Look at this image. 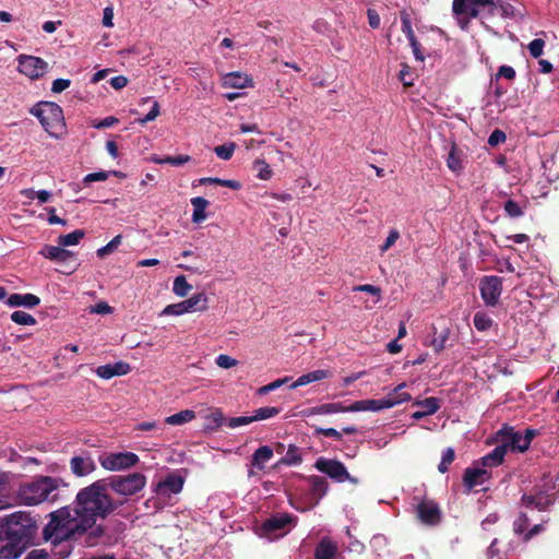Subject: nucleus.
Returning <instances> with one entry per match:
<instances>
[{
	"label": "nucleus",
	"instance_id": "1",
	"mask_svg": "<svg viewBox=\"0 0 559 559\" xmlns=\"http://www.w3.org/2000/svg\"><path fill=\"white\" fill-rule=\"evenodd\" d=\"M75 509L92 528L98 519L106 518L115 509L104 480H97L82 488L75 497Z\"/></svg>",
	"mask_w": 559,
	"mask_h": 559
},
{
	"label": "nucleus",
	"instance_id": "2",
	"mask_svg": "<svg viewBox=\"0 0 559 559\" xmlns=\"http://www.w3.org/2000/svg\"><path fill=\"white\" fill-rule=\"evenodd\" d=\"M49 516L50 521L45 526L44 533L53 542L73 538L91 528L75 508L63 507L51 512Z\"/></svg>",
	"mask_w": 559,
	"mask_h": 559
},
{
	"label": "nucleus",
	"instance_id": "3",
	"mask_svg": "<svg viewBox=\"0 0 559 559\" xmlns=\"http://www.w3.org/2000/svg\"><path fill=\"white\" fill-rule=\"evenodd\" d=\"M66 486L61 478L40 476L21 486L19 498L26 506H37L45 501H56L58 490Z\"/></svg>",
	"mask_w": 559,
	"mask_h": 559
},
{
	"label": "nucleus",
	"instance_id": "4",
	"mask_svg": "<svg viewBox=\"0 0 559 559\" xmlns=\"http://www.w3.org/2000/svg\"><path fill=\"white\" fill-rule=\"evenodd\" d=\"M31 114L37 117L50 136L59 138L66 131L62 108L56 103L43 102L31 109Z\"/></svg>",
	"mask_w": 559,
	"mask_h": 559
},
{
	"label": "nucleus",
	"instance_id": "5",
	"mask_svg": "<svg viewBox=\"0 0 559 559\" xmlns=\"http://www.w3.org/2000/svg\"><path fill=\"white\" fill-rule=\"evenodd\" d=\"M500 2L501 0H453V12L464 29L469 20L477 17L481 11L493 14Z\"/></svg>",
	"mask_w": 559,
	"mask_h": 559
},
{
	"label": "nucleus",
	"instance_id": "6",
	"mask_svg": "<svg viewBox=\"0 0 559 559\" xmlns=\"http://www.w3.org/2000/svg\"><path fill=\"white\" fill-rule=\"evenodd\" d=\"M297 523V518L288 513H277L266 519L259 528V534L269 539L286 535Z\"/></svg>",
	"mask_w": 559,
	"mask_h": 559
},
{
	"label": "nucleus",
	"instance_id": "7",
	"mask_svg": "<svg viewBox=\"0 0 559 559\" xmlns=\"http://www.w3.org/2000/svg\"><path fill=\"white\" fill-rule=\"evenodd\" d=\"M535 435L536 431L534 429L515 431L513 427H503L498 432L500 442L507 444V450H511L514 452H525L528 449Z\"/></svg>",
	"mask_w": 559,
	"mask_h": 559
},
{
	"label": "nucleus",
	"instance_id": "8",
	"mask_svg": "<svg viewBox=\"0 0 559 559\" xmlns=\"http://www.w3.org/2000/svg\"><path fill=\"white\" fill-rule=\"evenodd\" d=\"M146 484V477L141 473H131L124 476L110 478L109 487L118 495L132 496L141 491Z\"/></svg>",
	"mask_w": 559,
	"mask_h": 559
},
{
	"label": "nucleus",
	"instance_id": "9",
	"mask_svg": "<svg viewBox=\"0 0 559 559\" xmlns=\"http://www.w3.org/2000/svg\"><path fill=\"white\" fill-rule=\"evenodd\" d=\"M314 467L317 471L328 475L332 480L336 483L349 481L354 485L358 484V479L350 476L346 466L341 461L321 456L316 461Z\"/></svg>",
	"mask_w": 559,
	"mask_h": 559
},
{
	"label": "nucleus",
	"instance_id": "10",
	"mask_svg": "<svg viewBox=\"0 0 559 559\" xmlns=\"http://www.w3.org/2000/svg\"><path fill=\"white\" fill-rule=\"evenodd\" d=\"M98 461L104 469L119 472L136 465L139 456L133 452H109L100 454Z\"/></svg>",
	"mask_w": 559,
	"mask_h": 559
},
{
	"label": "nucleus",
	"instance_id": "11",
	"mask_svg": "<svg viewBox=\"0 0 559 559\" xmlns=\"http://www.w3.org/2000/svg\"><path fill=\"white\" fill-rule=\"evenodd\" d=\"M209 299L205 294L199 293L190 298L166 306L160 316H182L194 311H205L207 309Z\"/></svg>",
	"mask_w": 559,
	"mask_h": 559
},
{
	"label": "nucleus",
	"instance_id": "12",
	"mask_svg": "<svg viewBox=\"0 0 559 559\" xmlns=\"http://www.w3.org/2000/svg\"><path fill=\"white\" fill-rule=\"evenodd\" d=\"M479 292L487 307H495L502 293V278L496 275L484 276L479 280Z\"/></svg>",
	"mask_w": 559,
	"mask_h": 559
},
{
	"label": "nucleus",
	"instance_id": "13",
	"mask_svg": "<svg viewBox=\"0 0 559 559\" xmlns=\"http://www.w3.org/2000/svg\"><path fill=\"white\" fill-rule=\"evenodd\" d=\"M183 484L185 478L179 473H171L156 484L154 492L160 499H168L171 495L179 493L183 488Z\"/></svg>",
	"mask_w": 559,
	"mask_h": 559
},
{
	"label": "nucleus",
	"instance_id": "14",
	"mask_svg": "<svg viewBox=\"0 0 559 559\" xmlns=\"http://www.w3.org/2000/svg\"><path fill=\"white\" fill-rule=\"evenodd\" d=\"M17 61L19 71L33 80L44 75L48 69V63L38 57L21 55Z\"/></svg>",
	"mask_w": 559,
	"mask_h": 559
},
{
	"label": "nucleus",
	"instance_id": "15",
	"mask_svg": "<svg viewBox=\"0 0 559 559\" xmlns=\"http://www.w3.org/2000/svg\"><path fill=\"white\" fill-rule=\"evenodd\" d=\"M70 471L76 477H84L96 469V464L92 454L87 451H81L73 455L69 462Z\"/></svg>",
	"mask_w": 559,
	"mask_h": 559
},
{
	"label": "nucleus",
	"instance_id": "16",
	"mask_svg": "<svg viewBox=\"0 0 559 559\" xmlns=\"http://www.w3.org/2000/svg\"><path fill=\"white\" fill-rule=\"evenodd\" d=\"M310 484V497L309 501L307 502V506L301 508V511L308 510L319 503V501L323 498V496L326 493L329 484L328 481L320 476H310L308 478Z\"/></svg>",
	"mask_w": 559,
	"mask_h": 559
},
{
	"label": "nucleus",
	"instance_id": "17",
	"mask_svg": "<svg viewBox=\"0 0 559 559\" xmlns=\"http://www.w3.org/2000/svg\"><path fill=\"white\" fill-rule=\"evenodd\" d=\"M555 493L539 491L536 495H524L522 498L523 504L528 511L545 510L548 506L555 502Z\"/></svg>",
	"mask_w": 559,
	"mask_h": 559
},
{
	"label": "nucleus",
	"instance_id": "18",
	"mask_svg": "<svg viewBox=\"0 0 559 559\" xmlns=\"http://www.w3.org/2000/svg\"><path fill=\"white\" fill-rule=\"evenodd\" d=\"M273 457V450L269 445H262L258 448L252 454L250 462V469L248 471L249 476H253L257 472H262L265 468V464Z\"/></svg>",
	"mask_w": 559,
	"mask_h": 559
},
{
	"label": "nucleus",
	"instance_id": "19",
	"mask_svg": "<svg viewBox=\"0 0 559 559\" xmlns=\"http://www.w3.org/2000/svg\"><path fill=\"white\" fill-rule=\"evenodd\" d=\"M392 402L380 400H361L354 402L347 409L349 413L354 412H380L382 409H388L392 407Z\"/></svg>",
	"mask_w": 559,
	"mask_h": 559
},
{
	"label": "nucleus",
	"instance_id": "20",
	"mask_svg": "<svg viewBox=\"0 0 559 559\" xmlns=\"http://www.w3.org/2000/svg\"><path fill=\"white\" fill-rule=\"evenodd\" d=\"M417 515L426 524H436L440 520L439 508L431 500H424L417 506Z\"/></svg>",
	"mask_w": 559,
	"mask_h": 559
},
{
	"label": "nucleus",
	"instance_id": "21",
	"mask_svg": "<svg viewBox=\"0 0 559 559\" xmlns=\"http://www.w3.org/2000/svg\"><path fill=\"white\" fill-rule=\"evenodd\" d=\"M131 370L130 365L124 361H117L115 364H107L99 366L95 372L96 374L105 380L111 379L116 376H124Z\"/></svg>",
	"mask_w": 559,
	"mask_h": 559
},
{
	"label": "nucleus",
	"instance_id": "22",
	"mask_svg": "<svg viewBox=\"0 0 559 559\" xmlns=\"http://www.w3.org/2000/svg\"><path fill=\"white\" fill-rule=\"evenodd\" d=\"M489 477L487 469L479 467L466 468L463 483L467 490L483 485Z\"/></svg>",
	"mask_w": 559,
	"mask_h": 559
},
{
	"label": "nucleus",
	"instance_id": "23",
	"mask_svg": "<svg viewBox=\"0 0 559 559\" xmlns=\"http://www.w3.org/2000/svg\"><path fill=\"white\" fill-rule=\"evenodd\" d=\"M39 253L51 261L64 263L72 259L74 255L71 251L64 249L61 246H49L46 245L41 248Z\"/></svg>",
	"mask_w": 559,
	"mask_h": 559
},
{
	"label": "nucleus",
	"instance_id": "24",
	"mask_svg": "<svg viewBox=\"0 0 559 559\" xmlns=\"http://www.w3.org/2000/svg\"><path fill=\"white\" fill-rule=\"evenodd\" d=\"M338 554V546L329 537H324L316 547V559H335Z\"/></svg>",
	"mask_w": 559,
	"mask_h": 559
},
{
	"label": "nucleus",
	"instance_id": "25",
	"mask_svg": "<svg viewBox=\"0 0 559 559\" xmlns=\"http://www.w3.org/2000/svg\"><path fill=\"white\" fill-rule=\"evenodd\" d=\"M336 413H349V411L347 409V406H344L341 403H326L305 409L302 412V414L308 417L314 415H330Z\"/></svg>",
	"mask_w": 559,
	"mask_h": 559
},
{
	"label": "nucleus",
	"instance_id": "26",
	"mask_svg": "<svg viewBox=\"0 0 559 559\" xmlns=\"http://www.w3.org/2000/svg\"><path fill=\"white\" fill-rule=\"evenodd\" d=\"M222 84L227 88H245L252 84V80L245 73L230 72L223 76Z\"/></svg>",
	"mask_w": 559,
	"mask_h": 559
},
{
	"label": "nucleus",
	"instance_id": "27",
	"mask_svg": "<svg viewBox=\"0 0 559 559\" xmlns=\"http://www.w3.org/2000/svg\"><path fill=\"white\" fill-rule=\"evenodd\" d=\"M40 299L33 294H12L7 299V305L9 307H25V308H34L38 306Z\"/></svg>",
	"mask_w": 559,
	"mask_h": 559
},
{
	"label": "nucleus",
	"instance_id": "28",
	"mask_svg": "<svg viewBox=\"0 0 559 559\" xmlns=\"http://www.w3.org/2000/svg\"><path fill=\"white\" fill-rule=\"evenodd\" d=\"M331 377V372L323 369H318L300 376L295 382L290 384V389H297L312 382L321 381Z\"/></svg>",
	"mask_w": 559,
	"mask_h": 559
},
{
	"label": "nucleus",
	"instance_id": "29",
	"mask_svg": "<svg viewBox=\"0 0 559 559\" xmlns=\"http://www.w3.org/2000/svg\"><path fill=\"white\" fill-rule=\"evenodd\" d=\"M507 451V444L501 442V444L497 445L489 454L481 459V465L484 467L498 466L503 461Z\"/></svg>",
	"mask_w": 559,
	"mask_h": 559
},
{
	"label": "nucleus",
	"instance_id": "30",
	"mask_svg": "<svg viewBox=\"0 0 559 559\" xmlns=\"http://www.w3.org/2000/svg\"><path fill=\"white\" fill-rule=\"evenodd\" d=\"M507 451V444L501 442V444L497 445L489 454L481 459V465L484 467L498 466L503 461Z\"/></svg>",
	"mask_w": 559,
	"mask_h": 559
},
{
	"label": "nucleus",
	"instance_id": "31",
	"mask_svg": "<svg viewBox=\"0 0 559 559\" xmlns=\"http://www.w3.org/2000/svg\"><path fill=\"white\" fill-rule=\"evenodd\" d=\"M193 206L192 222L201 223L206 218L205 209L209 206V201L202 197H195L191 199Z\"/></svg>",
	"mask_w": 559,
	"mask_h": 559
},
{
	"label": "nucleus",
	"instance_id": "32",
	"mask_svg": "<svg viewBox=\"0 0 559 559\" xmlns=\"http://www.w3.org/2000/svg\"><path fill=\"white\" fill-rule=\"evenodd\" d=\"M302 461L301 454L299 450L295 445H289L286 454L274 465V467H280L281 465L295 466L299 465Z\"/></svg>",
	"mask_w": 559,
	"mask_h": 559
},
{
	"label": "nucleus",
	"instance_id": "33",
	"mask_svg": "<svg viewBox=\"0 0 559 559\" xmlns=\"http://www.w3.org/2000/svg\"><path fill=\"white\" fill-rule=\"evenodd\" d=\"M447 166L455 174H460L463 169V153L459 152L453 145L448 154Z\"/></svg>",
	"mask_w": 559,
	"mask_h": 559
},
{
	"label": "nucleus",
	"instance_id": "34",
	"mask_svg": "<svg viewBox=\"0 0 559 559\" xmlns=\"http://www.w3.org/2000/svg\"><path fill=\"white\" fill-rule=\"evenodd\" d=\"M22 551L20 543L9 540L0 547V559H16L21 556Z\"/></svg>",
	"mask_w": 559,
	"mask_h": 559
},
{
	"label": "nucleus",
	"instance_id": "35",
	"mask_svg": "<svg viewBox=\"0 0 559 559\" xmlns=\"http://www.w3.org/2000/svg\"><path fill=\"white\" fill-rule=\"evenodd\" d=\"M406 386V383H401L396 388H394L385 397H383V401L392 402V407L395 405H399L403 402H408L412 400L411 394L406 392H401L402 389Z\"/></svg>",
	"mask_w": 559,
	"mask_h": 559
},
{
	"label": "nucleus",
	"instance_id": "36",
	"mask_svg": "<svg viewBox=\"0 0 559 559\" xmlns=\"http://www.w3.org/2000/svg\"><path fill=\"white\" fill-rule=\"evenodd\" d=\"M195 418V413L191 409H185L165 418V423L173 426H180Z\"/></svg>",
	"mask_w": 559,
	"mask_h": 559
},
{
	"label": "nucleus",
	"instance_id": "37",
	"mask_svg": "<svg viewBox=\"0 0 559 559\" xmlns=\"http://www.w3.org/2000/svg\"><path fill=\"white\" fill-rule=\"evenodd\" d=\"M85 236L83 229H75L70 234L61 235L58 237V245L61 247H70L78 245Z\"/></svg>",
	"mask_w": 559,
	"mask_h": 559
},
{
	"label": "nucleus",
	"instance_id": "38",
	"mask_svg": "<svg viewBox=\"0 0 559 559\" xmlns=\"http://www.w3.org/2000/svg\"><path fill=\"white\" fill-rule=\"evenodd\" d=\"M252 168L255 171V176L261 180H269L273 176L270 165L264 159H255L252 164Z\"/></svg>",
	"mask_w": 559,
	"mask_h": 559
},
{
	"label": "nucleus",
	"instance_id": "39",
	"mask_svg": "<svg viewBox=\"0 0 559 559\" xmlns=\"http://www.w3.org/2000/svg\"><path fill=\"white\" fill-rule=\"evenodd\" d=\"M525 206L526 202L522 204L513 200H508L503 205V210L507 216L518 218L523 216Z\"/></svg>",
	"mask_w": 559,
	"mask_h": 559
},
{
	"label": "nucleus",
	"instance_id": "40",
	"mask_svg": "<svg viewBox=\"0 0 559 559\" xmlns=\"http://www.w3.org/2000/svg\"><path fill=\"white\" fill-rule=\"evenodd\" d=\"M192 289V286L187 282L183 275L177 276L174 280L173 292L178 297H185Z\"/></svg>",
	"mask_w": 559,
	"mask_h": 559
},
{
	"label": "nucleus",
	"instance_id": "41",
	"mask_svg": "<svg viewBox=\"0 0 559 559\" xmlns=\"http://www.w3.org/2000/svg\"><path fill=\"white\" fill-rule=\"evenodd\" d=\"M200 182L202 185H206V183H210V185H219V186H223V187H227V188H230L233 190H239L241 188V185L239 181H236V180H229V179H221V178H215V177H207V178H202L200 180Z\"/></svg>",
	"mask_w": 559,
	"mask_h": 559
},
{
	"label": "nucleus",
	"instance_id": "42",
	"mask_svg": "<svg viewBox=\"0 0 559 559\" xmlns=\"http://www.w3.org/2000/svg\"><path fill=\"white\" fill-rule=\"evenodd\" d=\"M473 322L478 331H487L492 325L491 318L486 312L483 311H478L475 313Z\"/></svg>",
	"mask_w": 559,
	"mask_h": 559
},
{
	"label": "nucleus",
	"instance_id": "43",
	"mask_svg": "<svg viewBox=\"0 0 559 559\" xmlns=\"http://www.w3.org/2000/svg\"><path fill=\"white\" fill-rule=\"evenodd\" d=\"M11 320L20 325H34L36 323V319L32 314L21 310L14 311L11 314Z\"/></svg>",
	"mask_w": 559,
	"mask_h": 559
},
{
	"label": "nucleus",
	"instance_id": "44",
	"mask_svg": "<svg viewBox=\"0 0 559 559\" xmlns=\"http://www.w3.org/2000/svg\"><path fill=\"white\" fill-rule=\"evenodd\" d=\"M278 413H280V409L277 407H273V406L260 407L254 411V414L252 415V419H253V421L264 420V419L276 416Z\"/></svg>",
	"mask_w": 559,
	"mask_h": 559
},
{
	"label": "nucleus",
	"instance_id": "45",
	"mask_svg": "<svg viewBox=\"0 0 559 559\" xmlns=\"http://www.w3.org/2000/svg\"><path fill=\"white\" fill-rule=\"evenodd\" d=\"M353 292H362L373 296L374 299L372 301V305L378 304L381 299V289L378 286L371 284L354 286Z\"/></svg>",
	"mask_w": 559,
	"mask_h": 559
},
{
	"label": "nucleus",
	"instance_id": "46",
	"mask_svg": "<svg viewBox=\"0 0 559 559\" xmlns=\"http://www.w3.org/2000/svg\"><path fill=\"white\" fill-rule=\"evenodd\" d=\"M236 150V144L233 142L218 145L214 147V152L217 157H219L223 160H228L234 155V152Z\"/></svg>",
	"mask_w": 559,
	"mask_h": 559
},
{
	"label": "nucleus",
	"instance_id": "47",
	"mask_svg": "<svg viewBox=\"0 0 559 559\" xmlns=\"http://www.w3.org/2000/svg\"><path fill=\"white\" fill-rule=\"evenodd\" d=\"M121 240V235H117L116 237H114L106 246L97 249V257L105 258L106 255L112 253L120 246Z\"/></svg>",
	"mask_w": 559,
	"mask_h": 559
},
{
	"label": "nucleus",
	"instance_id": "48",
	"mask_svg": "<svg viewBox=\"0 0 559 559\" xmlns=\"http://www.w3.org/2000/svg\"><path fill=\"white\" fill-rule=\"evenodd\" d=\"M190 160L189 155H178V156H166L164 158H154L156 164H170L173 166H181Z\"/></svg>",
	"mask_w": 559,
	"mask_h": 559
},
{
	"label": "nucleus",
	"instance_id": "49",
	"mask_svg": "<svg viewBox=\"0 0 559 559\" xmlns=\"http://www.w3.org/2000/svg\"><path fill=\"white\" fill-rule=\"evenodd\" d=\"M530 521L528 512H522L513 524L515 534H524L528 527Z\"/></svg>",
	"mask_w": 559,
	"mask_h": 559
},
{
	"label": "nucleus",
	"instance_id": "50",
	"mask_svg": "<svg viewBox=\"0 0 559 559\" xmlns=\"http://www.w3.org/2000/svg\"><path fill=\"white\" fill-rule=\"evenodd\" d=\"M215 364L222 369H230L238 365V360L229 355L221 354L215 358Z\"/></svg>",
	"mask_w": 559,
	"mask_h": 559
},
{
	"label": "nucleus",
	"instance_id": "51",
	"mask_svg": "<svg viewBox=\"0 0 559 559\" xmlns=\"http://www.w3.org/2000/svg\"><path fill=\"white\" fill-rule=\"evenodd\" d=\"M401 20H402V31H403V33L406 35V37H407V39L409 41H414V39H416L415 33H414V31L412 28L409 15L405 11H403L401 13Z\"/></svg>",
	"mask_w": 559,
	"mask_h": 559
},
{
	"label": "nucleus",
	"instance_id": "52",
	"mask_svg": "<svg viewBox=\"0 0 559 559\" xmlns=\"http://www.w3.org/2000/svg\"><path fill=\"white\" fill-rule=\"evenodd\" d=\"M455 454L452 448H448L443 454L440 464L438 465V469L440 473H445L449 468V465L454 461Z\"/></svg>",
	"mask_w": 559,
	"mask_h": 559
},
{
	"label": "nucleus",
	"instance_id": "53",
	"mask_svg": "<svg viewBox=\"0 0 559 559\" xmlns=\"http://www.w3.org/2000/svg\"><path fill=\"white\" fill-rule=\"evenodd\" d=\"M289 377H285V378H282V379H277L266 385H263L261 386L259 390H258V393L260 395H264V394H267L270 393L271 391H274L278 388H281L282 385H284L285 383H287L289 381Z\"/></svg>",
	"mask_w": 559,
	"mask_h": 559
},
{
	"label": "nucleus",
	"instance_id": "54",
	"mask_svg": "<svg viewBox=\"0 0 559 559\" xmlns=\"http://www.w3.org/2000/svg\"><path fill=\"white\" fill-rule=\"evenodd\" d=\"M423 411L426 412V414L432 415L437 413L440 408V401L437 397H428L423 400Z\"/></svg>",
	"mask_w": 559,
	"mask_h": 559
},
{
	"label": "nucleus",
	"instance_id": "55",
	"mask_svg": "<svg viewBox=\"0 0 559 559\" xmlns=\"http://www.w3.org/2000/svg\"><path fill=\"white\" fill-rule=\"evenodd\" d=\"M109 175H110V171H104V170L96 171V173H91V174H87L83 178V182L85 185H90V183L95 182V181H105V180L108 179Z\"/></svg>",
	"mask_w": 559,
	"mask_h": 559
},
{
	"label": "nucleus",
	"instance_id": "56",
	"mask_svg": "<svg viewBox=\"0 0 559 559\" xmlns=\"http://www.w3.org/2000/svg\"><path fill=\"white\" fill-rule=\"evenodd\" d=\"M545 43L540 38H536L528 44V51L532 57L538 58L543 53Z\"/></svg>",
	"mask_w": 559,
	"mask_h": 559
},
{
	"label": "nucleus",
	"instance_id": "57",
	"mask_svg": "<svg viewBox=\"0 0 559 559\" xmlns=\"http://www.w3.org/2000/svg\"><path fill=\"white\" fill-rule=\"evenodd\" d=\"M400 238V233L399 230L396 229H392L388 236V238L385 239V241L383 242L382 246H380V251L383 253L385 251H388L392 246H394V243L397 241V239Z\"/></svg>",
	"mask_w": 559,
	"mask_h": 559
},
{
	"label": "nucleus",
	"instance_id": "58",
	"mask_svg": "<svg viewBox=\"0 0 559 559\" xmlns=\"http://www.w3.org/2000/svg\"><path fill=\"white\" fill-rule=\"evenodd\" d=\"M253 421L252 416H239L229 418L227 421V426L229 428H237L240 426L249 425Z\"/></svg>",
	"mask_w": 559,
	"mask_h": 559
},
{
	"label": "nucleus",
	"instance_id": "59",
	"mask_svg": "<svg viewBox=\"0 0 559 559\" xmlns=\"http://www.w3.org/2000/svg\"><path fill=\"white\" fill-rule=\"evenodd\" d=\"M90 313L97 314H109L112 312V308L105 301H100L90 307Z\"/></svg>",
	"mask_w": 559,
	"mask_h": 559
},
{
	"label": "nucleus",
	"instance_id": "60",
	"mask_svg": "<svg viewBox=\"0 0 559 559\" xmlns=\"http://www.w3.org/2000/svg\"><path fill=\"white\" fill-rule=\"evenodd\" d=\"M158 115H159V105H158V103L156 100H153V105H152L151 110L148 111V114L145 117L139 119V122L141 124H145V123H147L150 121L155 120Z\"/></svg>",
	"mask_w": 559,
	"mask_h": 559
},
{
	"label": "nucleus",
	"instance_id": "61",
	"mask_svg": "<svg viewBox=\"0 0 559 559\" xmlns=\"http://www.w3.org/2000/svg\"><path fill=\"white\" fill-rule=\"evenodd\" d=\"M447 340H448V333H445V332L441 333L439 336L433 337V340L431 341L430 344L433 347L435 352H437V353L441 352L445 346Z\"/></svg>",
	"mask_w": 559,
	"mask_h": 559
},
{
	"label": "nucleus",
	"instance_id": "62",
	"mask_svg": "<svg viewBox=\"0 0 559 559\" xmlns=\"http://www.w3.org/2000/svg\"><path fill=\"white\" fill-rule=\"evenodd\" d=\"M399 78L404 86H412L413 79L411 78L409 67L407 64H402V69L400 70Z\"/></svg>",
	"mask_w": 559,
	"mask_h": 559
},
{
	"label": "nucleus",
	"instance_id": "63",
	"mask_svg": "<svg viewBox=\"0 0 559 559\" xmlns=\"http://www.w3.org/2000/svg\"><path fill=\"white\" fill-rule=\"evenodd\" d=\"M498 539H493L488 548V559H503L500 550L498 549Z\"/></svg>",
	"mask_w": 559,
	"mask_h": 559
},
{
	"label": "nucleus",
	"instance_id": "64",
	"mask_svg": "<svg viewBox=\"0 0 559 559\" xmlns=\"http://www.w3.org/2000/svg\"><path fill=\"white\" fill-rule=\"evenodd\" d=\"M49 554L45 549H34L24 559H48Z\"/></svg>",
	"mask_w": 559,
	"mask_h": 559
}]
</instances>
